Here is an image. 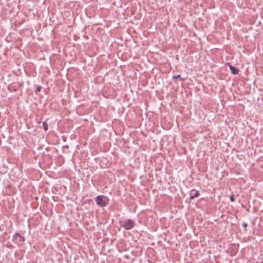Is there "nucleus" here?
I'll return each mask as SVG.
<instances>
[{
	"mask_svg": "<svg viewBox=\"0 0 263 263\" xmlns=\"http://www.w3.org/2000/svg\"><path fill=\"white\" fill-rule=\"evenodd\" d=\"M43 127L45 130H47L48 129V125L45 122L43 123Z\"/></svg>",
	"mask_w": 263,
	"mask_h": 263,
	"instance_id": "39448f33",
	"label": "nucleus"
},
{
	"mask_svg": "<svg viewBox=\"0 0 263 263\" xmlns=\"http://www.w3.org/2000/svg\"><path fill=\"white\" fill-rule=\"evenodd\" d=\"M95 201L98 205L104 207L108 203L109 199L106 196L98 195L95 198Z\"/></svg>",
	"mask_w": 263,
	"mask_h": 263,
	"instance_id": "f257e3e1",
	"label": "nucleus"
},
{
	"mask_svg": "<svg viewBox=\"0 0 263 263\" xmlns=\"http://www.w3.org/2000/svg\"><path fill=\"white\" fill-rule=\"evenodd\" d=\"M242 225L243 228H246L247 227V223L245 222L242 223Z\"/></svg>",
	"mask_w": 263,
	"mask_h": 263,
	"instance_id": "9d476101",
	"label": "nucleus"
},
{
	"mask_svg": "<svg viewBox=\"0 0 263 263\" xmlns=\"http://www.w3.org/2000/svg\"><path fill=\"white\" fill-rule=\"evenodd\" d=\"M199 192L198 191H195L193 190L191 191L190 193V198L191 199H193L195 197H198L199 195Z\"/></svg>",
	"mask_w": 263,
	"mask_h": 263,
	"instance_id": "7ed1b4c3",
	"label": "nucleus"
},
{
	"mask_svg": "<svg viewBox=\"0 0 263 263\" xmlns=\"http://www.w3.org/2000/svg\"><path fill=\"white\" fill-rule=\"evenodd\" d=\"M180 77V75L179 74V75H177V76H174L173 78L174 79H177V78H179Z\"/></svg>",
	"mask_w": 263,
	"mask_h": 263,
	"instance_id": "9b49d317",
	"label": "nucleus"
},
{
	"mask_svg": "<svg viewBox=\"0 0 263 263\" xmlns=\"http://www.w3.org/2000/svg\"><path fill=\"white\" fill-rule=\"evenodd\" d=\"M21 236V235L20 234L18 233H16L14 235V238H16V237H19Z\"/></svg>",
	"mask_w": 263,
	"mask_h": 263,
	"instance_id": "1a4fd4ad",
	"label": "nucleus"
},
{
	"mask_svg": "<svg viewBox=\"0 0 263 263\" xmlns=\"http://www.w3.org/2000/svg\"><path fill=\"white\" fill-rule=\"evenodd\" d=\"M41 89H42V87L41 86H37L35 90V92L36 93H37L38 92H39L41 91Z\"/></svg>",
	"mask_w": 263,
	"mask_h": 263,
	"instance_id": "423d86ee",
	"label": "nucleus"
},
{
	"mask_svg": "<svg viewBox=\"0 0 263 263\" xmlns=\"http://www.w3.org/2000/svg\"><path fill=\"white\" fill-rule=\"evenodd\" d=\"M230 201L231 202H234L235 201V198H234V195H232L230 196Z\"/></svg>",
	"mask_w": 263,
	"mask_h": 263,
	"instance_id": "0eeeda50",
	"label": "nucleus"
},
{
	"mask_svg": "<svg viewBox=\"0 0 263 263\" xmlns=\"http://www.w3.org/2000/svg\"><path fill=\"white\" fill-rule=\"evenodd\" d=\"M18 238L20 242H23L24 241V237L22 235H21V236L19 237Z\"/></svg>",
	"mask_w": 263,
	"mask_h": 263,
	"instance_id": "6e6552de",
	"label": "nucleus"
},
{
	"mask_svg": "<svg viewBox=\"0 0 263 263\" xmlns=\"http://www.w3.org/2000/svg\"><path fill=\"white\" fill-rule=\"evenodd\" d=\"M135 226V222L132 219H128L123 221L121 227L128 230L132 229Z\"/></svg>",
	"mask_w": 263,
	"mask_h": 263,
	"instance_id": "f03ea898",
	"label": "nucleus"
},
{
	"mask_svg": "<svg viewBox=\"0 0 263 263\" xmlns=\"http://www.w3.org/2000/svg\"><path fill=\"white\" fill-rule=\"evenodd\" d=\"M230 69L231 71V72L234 74H237L238 73L239 69L235 67L230 65Z\"/></svg>",
	"mask_w": 263,
	"mask_h": 263,
	"instance_id": "20e7f679",
	"label": "nucleus"
}]
</instances>
